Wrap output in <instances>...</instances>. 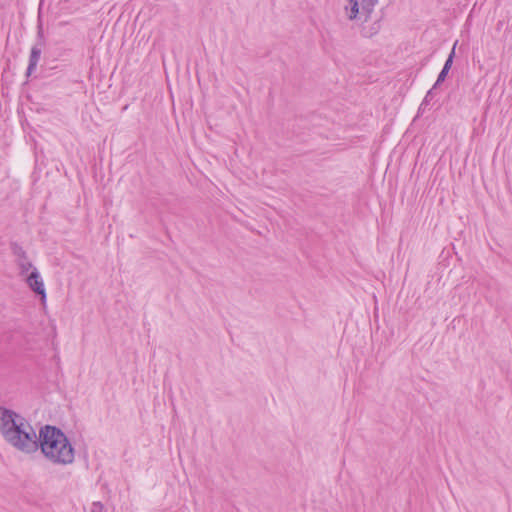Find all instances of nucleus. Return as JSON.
I'll return each instance as SVG.
<instances>
[{
    "instance_id": "1",
    "label": "nucleus",
    "mask_w": 512,
    "mask_h": 512,
    "mask_svg": "<svg viewBox=\"0 0 512 512\" xmlns=\"http://www.w3.org/2000/svg\"><path fill=\"white\" fill-rule=\"evenodd\" d=\"M0 432L15 449L32 454L38 450L39 434L20 414L0 407Z\"/></svg>"
},
{
    "instance_id": "2",
    "label": "nucleus",
    "mask_w": 512,
    "mask_h": 512,
    "mask_svg": "<svg viewBox=\"0 0 512 512\" xmlns=\"http://www.w3.org/2000/svg\"><path fill=\"white\" fill-rule=\"evenodd\" d=\"M38 449L45 459L54 465L67 466L75 460V450L64 432L50 425L39 431Z\"/></svg>"
},
{
    "instance_id": "3",
    "label": "nucleus",
    "mask_w": 512,
    "mask_h": 512,
    "mask_svg": "<svg viewBox=\"0 0 512 512\" xmlns=\"http://www.w3.org/2000/svg\"><path fill=\"white\" fill-rule=\"evenodd\" d=\"M378 0H346L344 12L349 20L366 22L377 5Z\"/></svg>"
},
{
    "instance_id": "4",
    "label": "nucleus",
    "mask_w": 512,
    "mask_h": 512,
    "mask_svg": "<svg viewBox=\"0 0 512 512\" xmlns=\"http://www.w3.org/2000/svg\"><path fill=\"white\" fill-rule=\"evenodd\" d=\"M27 284L30 289L35 292L37 295L41 296V300L44 302L46 300V291L44 282L36 268H33L31 273L27 276Z\"/></svg>"
},
{
    "instance_id": "5",
    "label": "nucleus",
    "mask_w": 512,
    "mask_h": 512,
    "mask_svg": "<svg viewBox=\"0 0 512 512\" xmlns=\"http://www.w3.org/2000/svg\"><path fill=\"white\" fill-rule=\"evenodd\" d=\"M42 50L37 45L33 46L31 49L29 64L27 67V76H30L33 71L36 69L39 59L41 57Z\"/></svg>"
},
{
    "instance_id": "6",
    "label": "nucleus",
    "mask_w": 512,
    "mask_h": 512,
    "mask_svg": "<svg viewBox=\"0 0 512 512\" xmlns=\"http://www.w3.org/2000/svg\"><path fill=\"white\" fill-rule=\"evenodd\" d=\"M454 54H455V46L453 47L450 55L448 56L447 60L445 61V64H444L441 72L438 75V78L436 80L434 87H436L437 85H439L440 83H442L445 80V78L452 66Z\"/></svg>"
},
{
    "instance_id": "7",
    "label": "nucleus",
    "mask_w": 512,
    "mask_h": 512,
    "mask_svg": "<svg viewBox=\"0 0 512 512\" xmlns=\"http://www.w3.org/2000/svg\"><path fill=\"white\" fill-rule=\"evenodd\" d=\"M18 266L21 270V274H26L32 268L31 262L28 261L26 257L19 258Z\"/></svg>"
},
{
    "instance_id": "8",
    "label": "nucleus",
    "mask_w": 512,
    "mask_h": 512,
    "mask_svg": "<svg viewBox=\"0 0 512 512\" xmlns=\"http://www.w3.org/2000/svg\"><path fill=\"white\" fill-rule=\"evenodd\" d=\"M104 507L100 502H93L90 508V512H103Z\"/></svg>"
}]
</instances>
